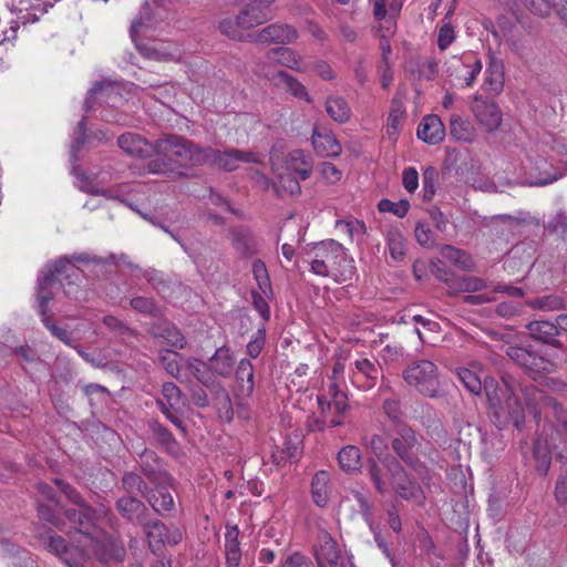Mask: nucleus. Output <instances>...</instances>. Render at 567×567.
Segmentation results:
<instances>
[{
	"label": "nucleus",
	"mask_w": 567,
	"mask_h": 567,
	"mask_svg": "<svg viewBox=\"0 0 567 567\" xmlns=\"http://www.w3.org/2000/svg\"><path fill=\"white\" fill-rule=\"evenodd\" d=\"M484 390L499 427L512 423L517 430H522L526 411L533 414L535 419H538L544 412L546 416L553 415L567 434V411L564 405L553 398L544 395L536 386H525L520 390L524 402H522L515 386L505 380L502 384H497L493 379H486Z\"/></svg>",
	"instance_id": "1"
},
{
	"label": "nucleus",
	"mask_w": 567,
	"mask_h": 567,
	"mask_svg": "<svg viewBox=\"0 0 567 567\" xmlns=\"http://www.w3.org/2000/svg\"><path fill=\"white\" fill-rule=\"evenodd\" d=\"M205 165V146L178 135L157 141L156 157L147 163L151 174L185 176L183 168Z\"/></svg>",
	"instance_id": "2"
},
{
	"label": "nucleus",
	"mask_w": 567,
	"mask_h": 567,
	"mask_svg": "<svg viewBox=\"0 0 567 567\" xmlns=\"http://www.w3.org/2000/svg\"><path fill=\"white\" fill-rule=\"evenodd\" d=\"M303 260L315 275L330 277L337 282L351 281L355 277L354 260L341 244L332 239L308 246Z\"/></svg>",
	"instance_id": "3"
},
{
	"label": "nucleus",
	"mask_w": 567,
	"mask_h": 567,
	"mask_svg": "<svg viewBox=\"0 0 567 567\" xmlns=\"http://www.w3.org/2000/svg\"><path fill=\"white\" fill-rule=\"evenodd\" d=\"M54 483L65 495V497L79 507L78 509L66 511V517L73 524L74 530L81 535L82 538L80 542L83 544H89V548L94 550L95 524L100 518L107 515V509L104 506L92 508L82 499L78 491L74 489L70 484L61 480H55Z\"/></svg>",
	"instance_id": "4"
},
{
	"label": "nucleus",
	"mask_w": 567,
	"mask_h": 567,
	"mask_svg": "<svg viewBox=\"0 0 567 567\" xmlns=\"http://www.w3.org/2000/svg\"><path fill=\"white\" fill-rule=\"evenodd\" d=\"M45 272L38 280V301L39 312L41 317L49 315V302L52 300L54 293L60 289L61 277L70 279L78 277L79 269L72 265L68 259L61 258L55 262L49 264Z\"/></svg>",
	"instance_id": "5"
},
{
	"label": "nucleus",
	"mask_w": 567,
	"mask_h": 567,
	"mask_svg": "<svg viewBox=\"0 0 567 567\" xmlns=\"http://www.w3.org/2000/svg\"><path fill=\"white\" fill-rule=\"evenodd\" d=\"M405 383L420 394L427 398H439L441 381L436 364L430 360L411 361L402 372Z\"/></svg>",
	"instance_id": "6"
},
{
	"label": "nucleus",
	"mask_w": 567,
	"mask_h": 567,
	"mask_svg": "<svg viewBox=\"0 0 567 567\" xmlns=\"http://www.w3.org/2000/svg\"><path fill=\"white\" fill-rule=\"evenodd\" d=\"M329 393L331 400H326L323 396L318 398L321 419H315L310 424L312 431H322L326 425L340 426L343 424V413L348 408L347 394L339 390L336 383H331Z\"/></svg>",
	"instance_id": "7"
},
{
	"label": "nucleus",
	"mask_w": 567,
	"mask_h": 567,
	"mask_svg": "<svg viewBox=\"0 0 567 567\" xmlns=\"http://www.w3.org/2000/svg\"><path fill=\"white\" fill-rule=\"evenodd\" d=\"M504 351L512 361L519 365L533 379L556 371V363L536 351L518 346H508Z\"/></svg>",
	"instance_id": "8"
},
{
	"label": "nucleus",
	"mask_w": 567,
	"mask_h": 567,
	"mask_svg": "<svg viewBox=\"0 0 567 567\" xmlns=\"http://www.w3.org/2000/svg\"><path fill=\"white\" fill-rule=\"evenodd\" d=\"M391 446L398 457L408 466L417 468L421 436L406 424H399L391 440Z\"/></svg>",
	"instance_id": "9"
},
{
	"label": "nucleus",
	"mask_w": 567,
	"mask_h": 567,
	"mask_svg": "<svg viewBox=\"0 0 567 567\" xmlns=\"http://www.w3.org/2000/svg\"><path fill=\"white\" fill-rule=\"evenodd\" d=\"M260 157L254 152L229 148L224 152L205 146V165H210L226 172L237 169L240 163H259Z\"/></svg>",
	"instance_id": "10"
},
{
	"label": "nucleus",
	"mask_w": 567,
	"mask_h": 567,
	"mask_svg": "<svg viewBox=\"0 0 567 567\" xmlns=\"http://www.w3.org/2000/svg\"><path fill=\"white\" fill-rule=\"evenodd\" d=\"M146 536L148 548L153 553L161 551L165 546H175L183 539V534L177 527H168L163 522L144 520L141 525Z\"/></svg>",
	"instance_id": "11"
},
{
	"label": "nucleus",
	"mask_w": 567,
	"mask_h": 567,
	"mask_svg": "<svg viewBox=\"0 0 567 567\" xmlns=\"http://www.w3.org/2000/svg\"><path fill=\"white\" fill-rule=\"evenodd\" d=\"M76 546H68L62 536L50 534L47 538V548L58 556L69 567H83V563L93 551L89 544L78 542Z\"/></svg>",
	"instance_id": "12"
},
{
	"label": "nucleus",
	"mask_w": 567,
	"mask_h": 567,
	"mask_svg": "<svg viewBox=\"0 0 567 567\" xmlns=\"http://www.w3.org/2000/svg\"><path fill=\"white\" fill-rule=\"evenodd\" d=\"M446 73L454 78L462 87H470L482 71V62L472 54L462 58L453 56L446 63Z\"/></svg>",
	"instance_id": "13"
},
{
	"label": "nucleus",
	"mask_w": 567,
	"mask_h": 567,
	"mask_svg": "<svg viewBox=\"0 0 567 567\" xmlns=\"http://www.w3.org/2000/svg\"><path fill=\"white\" fill-rule=\"evenodd\" d=\"M313 555L317 560L318 567H342L344 557L342 551L327 530H320L317 536V542L313 546Z\"/></svg>",
	"instance_id": "14"
},
{
	"label": "nucleus",
	"mask_w": 567,
	"mask_h": 567,
	"mask_svg": "<svg viewBox=\"0 0 567 567\" xmlns=\"http://www.w3.org/2000/svg\"><path fill=\"white\" fill-rule=\"evenodd\" d=\"M393 463H400L395 457L386 456L383 460L369 458L365 465V472L374 488L381 495L389 492L391 480L393 477Z\"/></svg>",
	"instance_id": "15"
},
{
	"label": "nucleus",
	"mask_w": 567,
	"mask_h": 567,
	"mask_svg": "<svg viewBox=\"0 0 567 567\" xmlns=\"http://www.w3.org/2000/svg\"><path fill=\"white\" fill-rule=\"evenodd\" d=\"M382 374L380 363L373 358L360 357L354 360L351 369V381L362 389H372Z\"/></svg>",
	"instance_id": "16"
},
{
	"label": "nucleus",
	"mask_w": 567,
	"mask_h": 567,
	"mask_svg": "<svg viewBox=\"0 0 567 567\" xmlns=\"http://www.w3.org/2000/svg\"><path fill=\"white\" fill-rule=\"evenodd\" d=\"M529 337L550 348L565 350V343L559 339V328L557 321L534 320L526 324Z\"/></svg>",
	"instance_id": "17"
},
{
	"label": "nucleus",
	"mask_w": 567,
	"mask_h": 567,
	"mask_svg": "<svg viewBox=\"0 0 567 567\" xmlns=\"http://www.w3.org/2000/svg\"><path fill=\"white\" fill-rule=\"evenodd\" d=\"M471 111L483 130L488 133L496 131L502 124V112L494 102H487L474 95Z\"/></svg>",
	"instance_id": "18"
},
{
	"label": "nucleus",
	"mask_w": 567,
	"mask_h": 567,
	"mask_svg": "<svg viewBox=\"0 0 567 567\" xmlns=\"http://www.w3.org/2000/svg\"><path fill=\"white\" fill-rule=\"evenodd\" d=\"M163 399L157 400V405L162 413L178 429L184 430L182 420L174 413L177 412L182 405V391L173 382H165L162 385Z\"/></svg>",
	"instance_id": "19"
},
{
	"label": "nucleus",
	"mask_w": 567,
	"mask_h": 567,
	"mask_svg": "<svg viewBox=\"0 0 567 567\" xmlns=\"http://www.w3.org/2000/svg\"><path fill=\"white\" fill-rule=\"evenodd\" d=\"M138 464L143 475L151 484L172 483V476L164 470L161 458L154 451L145 449L140 454Z\"/></svg>",
	"instance_id": "20"
},
{
	"label": "nucleus",
	"mask_w": 567,
	"mask_h": 567,
	"mask_svg": "<svg viewBox=\"0 0 567 567\" xmlns=\"http://www.w3.org/2000/svg\"><path fill=\"white\" fill-rule=\"evenodd\" d=\"M393 464L392 471L394 473L390 484L392 489L406 501H421L423 498V492L420 485L408 476L401 463Z\"/></svg>",
	"instance_id": "21"
},
{
	"label": "nucleus",
	"mask_w": 567,
	"mask_h": 567,
	"mask_svg": "<svg viewBox=\"0 0 567 567\" xmlns=\"http://www.w3.org/2000/svg\"><path fill=\"white\" fill-rule=\"evenodd\" d=\"M148 494L146 495V502L150 506L161 516L171 517L175 511V502L172 494L168 492L171 484H152Z\"/></svg>",
	"instance_id": "22"
},
{
	"label": "nucleus",
	"mask_w": 567,
	"mask_h": 567,
	"mask_svg": "<svg viewBox=\"0 0 567 567\" xmlns=\"http://www.w3.org/2000/svg\"><path fill=\"white\" fill-rule=\"evenodd\" d=\"M118 147L126 154L137 157H156L157 142L150 143L136 133H125L117 138Z\"/></svg>",
	"instance_id": "23"
},
{
	"label": "nucleus",
	"mask_w": 567,
	"mask_h": 567,
	"mask_svg": "<svg viewBox=\"0 0 567 567\" xmlns=\"http://www.w3.org/2000/svg\"><path fill=\"white\" fill-rule=\"evenodd\" d=\"M298 38L297 30L289 24L272 23L261 29L254 38L257 43H291Z\"/></svg>",
	"instance_id": "24"
},
{
	"label": "nucleus",
	"mask_w": 567,
	"mask_h": 567,
	"mask_svg": "<svg viewBox=\"0 0 567 567\" xmlns=\"http://www.w3.org/2000/svg\"><path fill=\"white\" fill-rule=\"evenodd\" d=\"M266 78L277 87H281L287 93L295 97L311 103L312 99L308 93L307 87L295 76L286 71H277L274 73H266Z\"/></svg>",
	"instance_id": "25"
},
{
	"label": "nucleus",
	"mask_w": 567,
	"mask_h": 567,
	"mask_svg": "<svg viewBox=\"0 0 567 567\" xmlns=\"http://www.w3.org/2000/svg\"><path fill=\"white\" fill-rule=\"evenodd\" d=\"M312 146L317 154L322 157H337L341 154L342 147L334 134L323 127H316L312 133Z\"/></svg>",
	"instance_id": "26"
},
{
	"label": "nucleus",
	"mask_w": 567,
	"mask_h": 567,
	"mask_svg": "<svg viewBox=\"0 0 567 567\" xmlns=\"http://www.w3.org/2000/svg\"><path fill=\"white\" fill-rule=\"evenodd\" d=\"M276 0H247L240 10L241 19L254 29L270 19L269 8Z\"/></svg>",
	"instance_id": "27"
},
{
	"label": "nucleus",
	"mask_w": 567,
	"mask_h": 567,
	"mask_svg": "<svg viewBox=\"0 0 567 567\" xmlns=\"http://www.w3.org/2000/svg\"><path fill=\"white\" fill-rule=\"evenodd\" d=\"M311 168V156L302 150H295L286 156L282 171L297 174L300 179L305 181L310 177Z\"/></svg>",
	"instance_id": "28"
},
{
	"label": "nucleus",
	"mask_w": 567,
	"mask_h": 567,
	"mask_svg": "<svg viewBox=\"0 0 567 567\" xmlns=\"http://www.w3.org/2000/svg\"><path fill=\"white\" fill-rule=\"evenodd\" d=\"M416 135L423 142L435 145L445 136L444 125L437 115H427L419 124Z\"/></svg>",
	"instance_id": "29"
},
{
	"label": "nucleus",
	"mask_w": 567,
	"mask_h": 567,
	"mask_svg": "<svg viewBox=\"0 0 567 567\" xmlns=\"http://www.w3.org/2000/svg\"><path fill=\"white\" fill-rule=\"evenodd\" d=\"M116 509L121 516L132 523L142 525L147 513L146 505L134 496H123L116 502Z\"/></svg>",
	"instance_id": "30"
},
{
	"label": "nucleus",
	"mask_w": 567,
	"mask_h": 567,
	"mask_svg": "<svg viewBox=\"0 0 567 567\" xmlns=\"http://www.w3.org/2000/svg\"><path fill=\"white\" fill-rule=\"evenodd\" d=\"M190 377L205 386H210L214 383L210 368L206 362L197 358H186L184 360L183 382L188 381Z\"/></svg>",
	"instance_id": "31"
},
{
	"label": "nucleus",
	"mask_w": 567,
	"mask_h": 567,
	"mask_svg": "<svg viewBox=\"0 0 567 567\" xmlns=\"http://www.w3.org/2000/svg\"><path fill=\"white\" fill-rule=\"evenodd\" d=\"M252 29L247 21L244 22L241 13L239 12L236 17L224 18L219 22L220 32L233 40L247 41L251 38L248 31Z\"/></svg>",
	"instance_id": "32"
},
{
	"label": "nucleus",
	"mask_w": 567,
	"mask_h": 567,
	"mask_svg": "<svg viewBox=\"0 0 567 567\" xmlns=\"http://www.w3.org/2000/svg\"><path fill=\"white\" fill-rule=\"evenodd\" d=\"M553 442L544 432L540 433L534 443L533 454L536 462V470L539 474H546L550 466Z\"/></svg>",
	"instance_id": "33"
},
{
	"label": "nucleus",
	"mask_w": 567,
	"mask_h": 567,
	"mask_svg": "<svg viewBox=\"0 0 567 567\" xmlns=\"http://www.w3.org/2000/svg\"><path fill=\"white\" fill-rule=\"evenodd\" d=\"M266 59L269 63L279 64L295 71H301V56L290 48H274L267 52Z\"/></svg>",
	"instance_id": "34"
},
{
	"label": "nucleus",
	"mask_w": 567,
	"mask_h": 567,
	"mask_svg": "<svg viewBox=\"0 0 567 567\" xmlns=\"http://www.w3.org/2000/svg\"><path fill=\"white\" fill-rule=\"evenodd\" d=\"M210 372L223 378L230 377L234 369V358L226 346L218 348L210 358Z\"/></svg>",
	"instance_id": "35"
},
{
	"label": "nucleus",
	"mask_w": 567,
	"mask_h": 567,
	"mask_svg": "<svg viewBox=\"0 0 567 567\" xmlns=\"http://www.w3.org/2000/svg\"><path fill=\"white\" fill-rule=\"evenodd\" d=\"M239 529L236 525L226 527L225 533V555L227 567H238L241 559V550L239 546Z\"/></svg>",
	"instance_id": "36"
},
{
	"label": "nucleus",
	"mask_w": 567,
	"mask_h": 567,
	"mask_svg": "<svg viewBox=\"0 0 567 567\" xmlns=\"http://www.w3.org/2000/svg\"><path fill=\"white\" fill-rule=\"evenodd\" d=\"M324 109L331 120L337 123H347L351 117V107L347 100L339 95H330L326 99Z\"/></svg>",
	"instance_id": "37"
},
{
	"label": "nucleus",
	"mask_w": 567,
	"mask_h": 567,
	"mask_svg": "<svg viewBox=\"0 0 567 567\" xmlns=\"http://www.w3.org/2000/svg\"><path fill=\"white\" fill-rule=\"evenodd\" d=\"M233 246L244 257H251L258 251V240L248 229H236L233 231Z\"/></svg>",
	"instance_id": "38"
},
{
	"label": "nucleus",
	"mask_w": 567,
	"mask_h": 567,
	"mask_svg": "<svg viewBox=\"0 0 567 567\" xmlns=\"http://www.w3.org/2000/svg\"><path fill=\"white\" fill-rule=\"evenodd\" d=\"M330 475L326 471H318L311 481V497L316 505L323 507L329 501Z\"/></svg>",
	"instance_id": "39"
},
{
	"label": "nucleus",
	"mask_w": 567,
	"mask_h": 567,
	"mask_svg": "<svg viewBox=\"0 0 567 567\" xmlns=\"http://www.w3.org/2000/svg\"><path fill=\"white\" fill-rule=\"evenodd\" d=\"M484 89L498 94L504 86V66L503 62L497 59H492L486 70V75L483 84Z\"/></svg>",
	"instance_id": "40"
},
{
	"label": "nucleus",
	"mask_w": 567,
	"mask_h": 567,
	"mask_svg": "<svg viewBox=\"0 0 567 567\" xmlns=\"http://www.w3.org/2000/svg\"><path fill=\"white\" fill-rule=\"evenodd\" d=\"M337 458L340 468L347 473L359 472L362 466L361 452L354 445L343 446L339 451Z\"/></svg>",
	"instance_id": "41"
},
{
	"label": "nucleus",
	"mask_w": 567,
	"mask_h": 567,
	"mask_svg": "<svg viewBox=\"0 0 567 567\" xmlns=\"http://www.w3.org/2000/svg\"><path fill=\"white\" fill-rule=\"evenodd\" d=\"M385 240L391 258L402 261L406 255V241L401 230L396 227L388 229Z\"/></svg>",
	"instance_id": "42"
},
{
	"label": "nucleus",
	"mask_w": 567,
	"mask_h": 567,
	"mask_svg": "<svg viewBox=\"0 0 567 567\" xmlns=\"http://www.w3.org/2000/svg\"><path fill=\"white\" fill-rule=\"evenodd\" d=\"M526 305L534 309L545 312L558 311L566 308L565 299L555 293L535 297L526 301Z\"/></svg>",
	"instance_id": "43"
},
{
	"label": "nucleus",
	"mask_w": 567,
	"mask_h": 567,
	"mask_svg": "<svg viewBox=\"0 0 567 567\" xmlns=\"http://www.w3.org/2000/svg\"><path fill=\"white\" fill-rule=\"evenodd\" d=\"M559 163L565 165V172H557L556 169H553V172H549L546 168H544L542 171L540 164L543 166H546V162L540 161V163H537L536 169L539 171V173L537 176H535L534 178H532L529 181V185L530 186H545V185H549V184L558 181L559 178H561L565 175V173L567 172V150L565 153H561Z\"/></svg>",
	"instance_id": "44"
},
{
	"label": "nucleus",
	"mask_w": 567,
	"mask_h": 567,
	"mask_svg": "<svg viewBox=\"0 0 567 567\" xmlns=\"http://www.w3.org/2000/svg\"><path fill=\"white\" fill-rule=\"evenodd\" d=\"M235 377L243 394L250 395L254 391V367L248 359H241L237 365Z\"/></svg>",
	"instance_id": "45"
},
{
	"label": "nucleus",
	"mask_w": 567,
	"mask_h": 567,
	"mask_svg": "<svg viewBox=\"0 0 567 567\" xmlns=\"http://www.w3.org/2000/svg\"><path fill=\"white\" fill-rule=\"evenodd\" d=\"M441 255L443 258L450 260L462 270L473 271L475 269L474 260L464 250L457 249L450 245H445L441 248Z\"/></svg>",
	"instance_id": "46"
},
{
	"label": "nucleus",
	"mask_w": 567,
	"mask_h": 567,
	"mask_svg": "<svg viewBox=\"0 0 567 567\" xmlns=\"http://www.w3.org/2000/svg\"><path fill=\"white\" fill-rule=\"evenodd\" d=\"M158 359L161 364L169 375L183 382L184 364H181V360H183V357L178 352L172 350H162L159 352Z\"/></svg>",
	"instance_id": "47"
},
{
	"label": "nucleus",
	"mask_w": 567,
	"mask_h": 567,
	"mask_svg": "<svg viewBox=\"0 0 567 567\" xmlns=\"http://www.w3.org/2000/svg\"><path fill=\"white\" fill-rule=\"evenodd\" d=\"M122 486L128 494H140L146 498L151 487L143 477L135 472H126L122 477Z\"/></svg>",
	"instance_id": "48"
},
{
	"label": "nucleus",
	"mask_w": 567,
	"mask_h": 567,
	"mask_svg": "<svg viewBox=\"0 0 567 567\" xmlns=\"http://www.w3.org/2000/svg\"><path fill=\"white\" fill-rule=\"evenodd\" d=\"M141 54L145 58L162 62L175 61L177 60V54L166 51L163 45L155 44H143L137 47Z\"/></svg>",
	"instance_id": "49"
},
{
	"label": "nucleus",
	"mask_w": 567,
	"mask_h": 567,
	"mask_svg": "<svg viewBox=\"0 0 567 567\" xmlns=\"http://www.w3.org/2000/svg\"><path fill=\"white\" fill-rule=\"evenodd\" d=\"M141 54L145 58L162 62L175 61L177 60V54L166 51L163 45L155 44H143L137 47Z\"/></svg>",
	"instance_id": "50"
},
{
	"label": "nucleus",
	"mask_w": 567,
	"mask_h": 567,
	"mask_svg": "<svg viewBox=\"0 0 567 567\" xmlns=\"http://www.w3.org/2000/svg\"><path fill=\"white\" fill-rule=\"evenodd\" d=\"M450 133L453 137L460 141H470L472 138L470 123L458 114H452L450 116Z\"/></svg>",
	"instance_id": "51"
},
{
	"label": "nucleus",
	"mask_w": 567,
	"mask_h": 567,
	"mask_svg": "<svg viewBox=\"0 0 567 567\" xmlns=\"http://www.w3.org/2000/svg\"><path fill=\"white\" fill-rule=\"evenodd\" d=\"M13 353L20 358V364L25 371L34 370L41 363L37 351L29 346L17 347Z\"/></svg>",
	"instance_id": "52"
},
{
	"label": "nucleus",
	"mask_w": 567,
	"mask_h": 567,
	"mask_svg": "<svg viewBox=\"0 0 567 567\" xmlns=\"http://www.w3.org/2000/svg\"><path fill=\"white\" fill-rule=\"evenodd\" d=\"M336 227L340 233L346 234L350 240L363 236L367 231L365 224L354 218L338 220Z\"/></svg>",
	"instance_id": "53"
},
{
	"label": "nucleus",
	"mask_w": 567,
	"mask_h": 567,
	"mask_svg": "<svg viewBox=\"0 0 567 567\" xmlns=\"http://www.w3.org/2000/svg\"><path fill=\"white\" fill-rule=\"evenodd\" d=\"M8 8L13 13H22L23 11H27L25 14L19 18L23 24L35 22L40 18L39 14L29 12L30 10H37V6L31 3L30 0H20L18 3L12 0L11 3H8Z\"/></svg>",
	"instance_id": "54"
},
{
	"label": "nucleus",
	"mask_w": 567,
	"mask_h": 567,
	"mask_svg": "<svg viewBox=\"0 0 567 567\" xmlns=\"http://www.w3.org/2000/svg\"><path fill=\"white\" fill-rule=\"evenodd\" d=\"M279 187L290 195H298L301 192L299 182L301 181L297 174L281 171L277 173Z\"/></svg>",
	"instance_id": "55"
},
{
	"label": "nucleus",
	"mask_w": 567,
	"mask_h": 567,
	"mask_svg": "<svg viewBox=\"0 0 567 567\" xmlns=\"http://www.w3.org/2000/svg\"><path fill=\"white\" fill-rule=\"evenodd\" d=\"M161 338L165 340V342L174 348L184 349L186 346V339L181 333V331L173 324H166L162 328L158 333Z\"/></svg>",
	"instance_id": "56"
},
{
	"label": "nucleus",
	"mask_w": 567,
	"mask_h": 567,
	"mask_svg": "<svg viewBox=\"0 0 567 567\" xmlns=\"http://www.w3.org/2000/svg\"><path fill=\"white\" fill-rule=\"evenodd\" d=\"M404 117V110L401 106H394L386 120V135L390 141L395 142L399 135V127Z\"/></svg>",
	"instance_id": "57"
},
{
	"label": "nucleus",
	"mask_w": 567,
	"mask_h": 567,
	"mask_svg": "<svg viewBox=\"0 0 567 567\" xmlns=\"http://www.w3.org/2000/svg\"><path fill=\"white\" fill-rule=\"evenodd\" d=\"M457 377L463 385L473 394H480L482 391L481 378L470 369L461 368L457 370Z\"/></svg>",
	"instance_id": "58"
},
{
	"label": "nucleus",
	"mask_w": 567,
	"mask_h": 567,
	"mask_svg": "<svg viewBox=\"0 0 567 567\" xmlns=\"http://www.w3.org/2000/svg\"><path fill=\"white\" fill-rule=\"evenodd\" d=\"M410 208V203L406 199H401L396 203L383 198L378 204V209L381 213H391L398 217H404Z\"/></svg>",
	"instance_id": "59"
},
{
	"label": "nucleus",
	"mask_w": 567,
	"mask_h": 567,
	"mask_svg": "<svg viewBox=\"0 0 567 567\" xmlns=\"http://www.w3.org/2000/svg\"><path fill=\"white\" fill-rule=\"evenodd\" d=\"M252 274L257 281L258 288L264 295H267L269 291H271L270 279L264 261L255 260L252 262Z\"/></svg>",
	"instance_id": "60"
},
{
	"label": "nucleus",
	"mask_w": 567,
	"mask_h": 567,
	"mask_svg": "<svg viewBox=\"0 0 567 567\" xmlns=\"http://www.w3.org/2000/svg\"><path fill=\"white\" fill-rule=\"evenodd\" d=\"M437 178V172L433 166H427L422 173L423 184V198L424 200H431L435 194V182Z\"/></svg>",
	"instance_id": "61"
},
{
	"label": "nucleus",
	"mask_w": 567,
	"mask_h": 567,
	"mask_svg": "<svg viewBox=\"0 0 567 567\" xmlns=\"http://www.w3.org/2000/svg\"><path fill=\"white\" fill-rule=\"evenodd\" d=\"M364 445L371 450V452L379 458L383 460L385 452L388 451V441L384 436L373 434L364 439Z\"/></svg>",
	"instance_id": "62"
},
{
	"label": "nucleus",
	"mask_w": 567,
	"mask_h": 567,
	"mask_svg": "<svg viewBox=\"0 0 567 567\" xmlns=\"http://www.w3.org/2000/svg\"><path fill=\"white\" fill-rule=\"evenodd\" d=\"M150 426L153 435L161 444L169 446L175 443L173 434L157 421H152Z\"/></svg>",
	"instance_id": "63"
},
{
	"label": "nucleus",
	"mask_w": 567,
	"mask_h": 567,
	"mask_svg": "<svg viewBox=\"0 0 567 567\" xmlns=\"http://www.w3.org/2000/svg\"><path fill=\"white\" fill-rule=\"evenodd\" d=\"M103 323L106 328H109L112 332L117 336H125L131 333L130 327L121 319L115 316L107 315L103 317Z\"/></svg>",
	"instance_id": "64"
}]
</instances>
